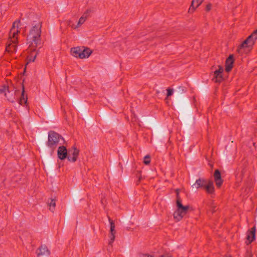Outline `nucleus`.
Masks as SVG:
<instances>
[{
  "label": "nucleus",
  "instance_id": "1",
  "mask_svg": "<svg viewBox=\"0 0 257 257\" xmlns=\"http://www.w3.org/2000/svg\"><path fill=\"white\" fill-rule=\"evenodd\" d=\"M41 24L37 23L31 29L27 37L28 48L25 51L27 64L34 62L36 58V48L40 42Z\"/></svg>",
  "mask_w": 257,
  "mask_h": 257
},
{
  "label": "nucleus",
  "instance_id": "2",
  "mask_svg": "<svg viewBox=\"0 0 257 257\" xmlns=\"http://www.w3.org/2000/svg\"><path fill=\"white\" fill-rule=\"evenodd\" d=\"M21 25L19 22H15L10 30L6 51L8 53H13L16 51L18 37L20 33Z\"/></svg>",
  "mask_w": 257,
  "mask_h": 257
},
{
  "label": "nucleus",
  "instance_id": "3",
  "mask_svg": "<svg viewBox=\"0 0 257 257\" xmlns=\"http://www.w3.org/2000/svg\"><path fill=\"white\" fill-rule=\"evenodd\" d=\"M193 210L192 206L189 205H184L182 202L178 200L176 203L175 209L173 214V219L175 221H180L189 212Z\"/></svg>",
  "mask_w": 257,
  "mask_h": 257
},
{
  "label": "nucleus",
  "instance_id": "4",
  "mask_svg": "<svg viewBox=\"0 0 257 257\" xmlns=\"http://www.w3.org/2000/svg\"><path fill=\"white\" fill-rule=\"evenodd\" d=\"M93 50L89 47L85 46H77L70 49V55L79 59H88L92 54Z\"/></svg>",
  "mask_w": 257,
  "mask_h": 257
},
{
  "label": "nucleus",
  "instance_id": "5",
  "mask_svg": "<svg viewBox=\"0 0 257 257\" xmlns=\"http://www.w3.org/2000/svg\"><path fill=\"white\" fill-rule=\"evenodd\" d=\"M257 40V34L254 31L237 47L239 53H247L251 51Z\"/></svg>",
  "mask_w": 257,
  "mask_h": 257
},
{
  "label": "nucleus",
  "instance_id": "6",
  "mask_svg": "<svg viewBox=\"0 0 257 257\" xmlns=\"http://www.w3.org/2000/svg\"><path fill=\"white\" fill-rule=\"evenodd\" d=\"M63 141V138L58 134L54 132H51L48 135L47 146L50 148L54 149Z\"/></svg>",
  "mask_w": 257,
  "mask_h": 257
},
{
  "label": "nucleus",
  "instance_id": "7",
  "mask_svg": "<svg viewBox=\"0 0 257 257\" xmlns=\"http://www.w3.org/2000/svg\"><path fill=\"white\" fill-rule=\"evenodd\" d=\"M224 68L220 65H217L212 69L211 75L212 80L215 83H220L224 79L223 76Z\"/></svg>",
  "mask_w": 257,
  "mask_h": 257
},
{
  "label": "nucleus",
  "instance_id": "8",
  "mask_svg": "<svg viewBox=\"0 0 257 257\" xmlns=\"http://www.w3.org/2000/svg\"><path fill=\"white\" fill-rule=\"evenodd\" d=\"M80 151L76 147L73 146L69 149L67 159L71 162H75L79 155Z\"/></svg>",
  "mask_w": 257,
  "mask_h": 257
},
{
  "label": "nucleus",
  "instance_id": "9",
  "mask_svg": "<svg viewBox=\"0 0 257 257\" xmlns=\"http://www.w3.org/2000/svg\"><path fill=\"white\" fill-rule=\"evenodd\" d=\"M36 253L37 257H49L51 251L46 245H42L37 249Z\"/></svg>",
  "mask_w": 257,
  "mask_h": 257
},
{
  "label": "nucleus",
  "instance_id": "10",
  "mask_svg": "<svg viewBox=\"0 0 257 257\" xmlns=\"http://www.w3.org/2000/svg\"><path fill=\"white\" fill-rule=\"evenodd\" d=\"M68 155V152L66 147L61 146L58 147L57 150V156L59 159L61 160H64L67 158Z\"/></svg>",
  "mask_w": 257,
  "mask_h": 257
},
{
  "label": "nucleus",
  "instance_id": "11",
  "mask_svg": "<svg viewBox=\"0 0 257 257\" xmlns=\"http://www.w3.org/2000/svg\"><path fill=\"white\" fill-rule=\"evenodd\" d=\"M234 62V59L232 55L229 56L225 61V71L229 72L231 71L233 67V64Z\"/></svg>",
  "mask_w": 257,
  "mask_h": 257
},
{
  "label": "nucleus",
  "instance_id": "12",
  "mask_svg": "<svg viewBox=\"0 0 257 257\" xmlns=\"http://www.w3.org/2000/svg\"><path fill=\"white\" fill-rule=\"evenodd\" d=\"M206 192L209 194H212L214 191V188L213 182L209 180H207L203 188Z\"/></svg>",
  "mask_w": 257,
  "mask_h": 257
},
{
  "label": "nucleus",
  "instance_id": "13",
  "mask_svg": "<svg viewBox=\"0 0 257 257\" xmlns=\"http://www.w3.org/2000/svg\"><path fill=\"white\" fill-rule=\"evenodd\" d=\"M255 228L254 227H252L247 232V241L246 243L248 244L250 243L255 238Z\"/></svg>",
  "mask_w": 257,
  "mask_h": 257
},
{
  "label": "nucleus",
  "instance_id": "14",
  "mask_svg": "<svg viewBox=\"0 0 257 257\" xmlns=\"http://www.w3.org/2000/svg\"><path fill=\"white\" fill-rule=\"evenodd\" d=\"M88 18L87 13H84L76 22L78 29L85 23Z\"/></svg>",
  "mask_w": 257,
  "mask_h": 257
},
{
  "label": "nucleus",
  "instance_id": "15",
  "mask_svg": "<svg viewBox=\"0 0 257 257\" xmlns=\"http://www.w3.org/2000/svg\"><path fill=\"white\" fill-rule=\"evenodd\" d=\"M207 180L199 179L197 180L195 183L193 184V187L198 189L199 188H204L205 184Z\"/></svg>",
  "mask_w": 257,
  "mask_h": 257
},
{
  "label": "nucleus",
  "instance_id": "16",
  "mask_svg": "<svg viewBox=\"0 0 257 257\" xmlns=\"http://www.w3.org/2000/svg\"><path fill=\"white\" fill-rule=\"evenodd\" d=\"M203 1L204 0H192L190 10H192L194 11Z\"/></svg>",
  "mask_w": 257,
  "mask_h": 257
},
{
  "label": "nucleus",
  "instance_id": "17",
  "mask_svg": "<svg viewBox=\"0 0 257 257\" xmlns=\"http://www.w3.org/2000/svg\"><path fill=\"white\" fill-rule=\"evenodd\" d=\"M27 99H28L27 96L25 93L24 87L23 86L21 96V98L19 100V103L21 105L25 104L27 102Z\"/></svg>",
  "mask_w": 257,
  "mask_h": 257
},
{
  "label": "nucleus",
  "instance_id": "18",
  "mask_svg": "<svg viewBox=\"0 0 257 257\" xmlns=\"http://www.w3.org/2000/svg\"><path fill=\"white\" fill-rule=\"evenodd\" d=\"M48 205L49 207V210L53 212L56 206V200L54 199H50L48 201Z\"/></svg>",
  "mask_w": 257,
  "mask_h": 257
},
{
  "label": "nucleus",
  "instance_id": "19",
  "mask_svg": "<svg viewBox=\"0 0 257 257\" xmlns=\"http://www.w3.org/2000/svg\"><path fill=\"white\" fill-rule=\"evenodd\" d=\"M67 25L69 27H70L73 30H78L76 22H74L73 20H69L67 21Z\"/></svg>",
  "mask_w": 257,
  "mask_h": 257
},
{
  "label": "nucleus",
  "instance_id": "20",
  "mask_svg": "<svg viewBox=\"0 0 257 257\" xmlns=\"http://www.w3.org/2000/svg\"><path fill=\"white\" fill-rule=\"evenodd\" d=\"M141 257H171L170 255L168 254H143Z\"/></svg>",
  "mask_w": 257,
  "mask_h": 257
},
{
  "label": "nucleus",
  "instance_id": "21",
  "mask_svg": "<svg viewBox=\"0 0 257 257\" xmlns=\"http://www.w3.org/2000/svg\"><path fill=\"white\" fill-rule=\"evenodd\" d=\"M109 221L110 225V233H116V231L115 230V224L114 221L110 218L109 219Z\"/></svg>",
  "mask_w": 257,
  "mask_h": 257
},
{
  "label": "nucleus",
  "instance_id": "22",
  "mask_svg": "<svg viewBox=\"0 0 257 257\" xmlns=\"http://www.w3.org/2000/svg\"><path fill=\"white\" fill-rule=\"evenodd\" d=\"M213 177H214V181L221 178L220 173L218 170H216L214 171Z\"/></svg>",
  "mask_w": 257,
  "mask_h": 257
},
{
  "label": "nucleus",
  "instance_id": "23",
  "mask_svg": "<svg viewBox=\"0 0 257 257\" xmlns=\"http://www.w3.org/2000/svg\"><path fill=\"white\" fill-rule=\"evenodd\" d=\"M216 206L213 204L208 205L207 208V213L211 212L213 213L215 211Z\"/></svg>",
  "mask_w": 257,
  "mask_h": 257
},
{
  "label": "nucleus",
  "instance_id": "24",
  "mask_svg": "<svg viewBox=\"0 0 257 257\" xmlns=\"http://www.w3.org/2000/svg\"><path fill=\"white\" fill-rule=\"evenodd\" d=\"M180 190L177 189L175 190V193H176V203L177 202L178 200H179L180 202H182V200L179 195V192Z\"/></svg>",
  "mask_w": 257,
  "mask_h": 257
},
{
  "label": "nucleus",
  "instance_id": "25",
  "mask_svg": "<svg viewBox=\"0 0 257 257\" xmlns=\"http://www.w3.org/2000/svg\"><path fill=\"white\" fill-rule=\"evenodd\" d=\"M151 159L149 155H147L144 157V163L146 165H149L150 163Z\"/></svg>",
  "mask_w": 257,
  "mask_h": 257
},
{
  "label": "nucleus",
  "instance_id": "26",
  "mask_svg": "<svg viewBox=\"0 0 257 257\" xmlns=\"http://www.w3.org/2000/svg\"><path fill=\"white\" fill-rule=\"evenodd\" d=\"M115 234H116V233H110V234H109L110 240H109V244L112 243L114 241V240L115 239Z\"/></svg>",
  "mask_w": 257,
  "mask_h": 257
},
{
  "label": "nucleus",
  "instance_id": "27",
  "mask_svg": "<svg viewBox=\"0 0 257 257\" xmlns=\"http://www.w3.org/2000/svg\"><path fill=\"white\" fill-rule=\"evenodd\" d=\"M215 185H216V187L218 188H220L222 184L223 180H222L221 178H220L219 180H216L215 181Z\"/></svg>",
  "mask_w": 257,
  "mask_h": 257
},
{
  "label": "nucleus",
  "instance_id": "28",
  "mask_svg": "<svg viewBox=\"0 0 257 257\" xmlns=\"http://www.w3.org/2000/svg\"><path fill=\"white\" fill-rule=\"evenodd\" d=\"M212 7V6L211 4H210V3L207 4L205 7V11L207 12H209V11H210L211 10Z\"/></svg>",
  "mask_w": 257,
  "mask_h": 257
},
{
  "label": "nucleus",
  "instance_id": "29",
  "mask_svg": "<svg viewBox=\"0 0 257 257\" xmlns=\"http://www.w3.org/2000/svg\"><path fill=\"white\" fill-rule=\"evenodd\" d=\"M167 97H169L173 94V89H170V88H168L167 89Z\"/></svg>",
  "mask_w": 257,
  "mask_h": 257
}]
</instances>
